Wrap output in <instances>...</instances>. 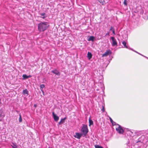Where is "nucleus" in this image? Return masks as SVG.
Returning a JSON list of instances; mask_svg holds the SVG:
<instances>
[{
  "instance_id": "obj_22",
  "label": "nucleus",
  "mask_w": 148,
  "mask_h": 148,
  "mask_svg": "<svg viewBox=\"0 0 148 148\" xmlns=\"http://www.w3.org/2000/svg\"><path fill=\"white\" fill-rule=\"evenodd\" d=\"M45 87V86L43 84H42L40 85V89H41L43 88H44Z\"/></svg>"
},
{
  "instance_id": "obj_21",
  "label": "nucleus",
  "mask_w": 148,
  "mask_h": 148,
  "mask_svg": "<svg viewBox=\"0 0 148 148\" xmlns=\"http://www.w3.org/2000/svg\"><path fill=\"white\" fill-rule=\"evenodd\" d=\"M95 148H102V147L98 145H95Z\"/></svg>"
},
{
  "instance_id": "obj_20",
  "label": "nucleus",
  "mask_w": 148,
  "mask_h": 148,
  "mask_svg": "<svg viewBox=\"0 0 148 148\" xmlns=\"http://www.w3.org/2000/svg\"><path fill=\"white\" fill-rule=\"evenodd\" d=\"M110 121H111V122L112 123V124L113 125H115V122H114L112 119L110 117Z\"/></svg>"
},
{
  "instance_id": "obj_17",
  "label": "nucleus",
  "mask_w": 148,
  "mask_h": 148,
  "mask_svg": "<svg viewBox=\"0 0 148 148\" xmlns=\"http://www.w3.org/2000/svg\"><path fill=\"white\" fill-rule=\"evenodd\" d=\"M40 14L41 15V16H40L43 19L45 18V17L44 16L45 15V13H43Z\"/></svg>"
},
{
  "instance_id": "obj_1",
  "label": "nucleus",
  "mask_w": 148,
  "mask_h": 148,
  "mask_svg": "<svg viewBox=\"0 0 148 148\" xmlns=\"http://www.w3.org/2000/svg\"><path fill=\"white\" fill-rule=\"evenodd\" d=\"M49 26L47 23L46 22H41L38 25V29L40 32L45 31Z\"/></svg>"
},
{
  "instance_id": "obj_2",
  "label": "nucleus",
  "mask_w": 148,
  "mask_h": 148,
  "mask_svg": "<svg viewBox=\"0 0 148 148\" xmlns=\"http://www.w3.org/2000/svg\"><path fill=\"white\" fill-rule=\"evenodd\" d=\"M81 130L84 136H85L88 132L87 126L85 125H84L82 128Z\"/></svg>"
},
{
  "instance_id": "obj_16",
  "label": "nucleus",
  "mask_w": 148,
  "mask_h": 148,
  "mask_svg": "<svg viewBox=\"0 0 148 148\" xmlns=\"http://www.w3.org/2000/svg\"><path fill=\"white\" fill-rule=\"evenodd\" d=\"M101 3H102V5H103L105 3L104 0H98Z\"/></svg>"
},
{
  "instance_id": "obj_27",
  "label": "nucleus",
  "mask_w": 148,
  "mask_h": 148,
  "mask_svg": "<svg viewBox=\"0 0 148 148\" xmlns=\"http://www.w3.org/2000/svg\"><path fill=\"white\" fill-rule=\"evenodd\" d=\"M112 33L113 34H115L114 29H113V30L112 31Z\"/></svg>"
},
{
  "instance_id": "obj_9",
  "label": "nucleus",
  "mask_w": 148,
  "mask_h": 148,
  "mask_svg": "<svg viewBox=\"0 0 148 148\" xmlns=\"http://www.w3.org/2000/svg\"><path fill=\"white\" fill-rule=\"evenodd\" d=\"M51 72L55 74L56 75H60V73L59 71H58L57 70L55 69L54 70H53L51 71Z\"/></svg>"
},
{
  "instance_id": "obj_23",
  "label": "nucleus",
  "mask_w": 148,
  "mask_h": 148,
  "mask_svg": "<svg viewBox=\"0 0 148 148\" xmlns=\"http://www.w3.org/2000/svg\"><path fill=\"white\" fill-rule=\"evenodd\" d=\"M11 146L13 148H17V146L15 144L13 143L12 145Z\"/></svg>"
},
{
  "instance_id": "obj_15",
  "label": "nucleus",
  "mask_w": 148,
  "mask_h": 148,
  "mask_svg": "<svg viewBox=\"0 0 148 148\" xmlns=\"http://www.w3.org/2000/svg\"><path fill=\"white\" fill-rule=\"evenodd\" d=\"M122 44L125 47L127 48H128L127 46L126 45V44L125 42V41H123L122 42Z\"/></svg>"
},
{
  "instance_id": "obj_3",
  "label": "nucleus",
  "mask_w": 148,
  "mask_h": 148,
  "mask_svg": "<svg viewBox=\"0 0 148 148\" xmlns=\"http://www.w3.org/2000/svg\"><path fill=\"white\" fill-rule=\"evenodd\" d=\"M118 125V127L116 128V130L119 134H122L124 132V130L120 125Z\"/></svg>"
},
{
  "instance_id": "obj_4",
  "label": "nucleus",
  "mask_w": 148,
  "mask_h": 148,
  "mask_svg": "<svg viewBox=\"0 0 148 148\" xmlns=\"http://www.w3.org/2000/svg\"><path fill=\"white\" fill-rule=\"evenodd\" d=\"M5 116V114L3 112V111L2 109L0 110V121H2Z\"/></svg>"
},
{
  "instance_id": "obj_10",
  "label": "nucleus",
  "mask_w": 148,
  "mask_h": 148,
  "mask_svg": "<svg viewBox=\"0 0 148 148\" xmlns=\"http://www.w3.org/2000/svg\"><path fill=\"white\" fill-rule=\"evenodd\" d=\"M92 55L91 53L88 52L87 54V57L88 59L90 60L91 58Z\"/></svg>"
},
{
  "instance_id": "obj_6",
  "label": "nucleus",
  "mask_w": 148,
  "mask_h": 148,
  "mask_svg": "<svg viewBox=\"0 0 148 148\" xmlns=\"http://www.w3.org/2000/svg\"><path fill=\"white\" fill-rule=\"evenodd\" d=\"M52 115L53 117V119L55 121H58L59 119V117L58 116L56 115L54 113V112H52Z\"/></svg>"
},
{
  "instance_id": "obj_26",
  "label": "nucleus",
  "mask_w": 148,
  "mask_h": 148,
  "mask_svg": "<svg viewBox=\"0 0 148 148\" xmlns=\"http://www.w3.org/2000/svg\"><path fill=\"white\" fill-rule=\"evenodd\" d=\"M113 29H114L113 28V27H111L110 28V30H112H112H113Z\"/></svg>"
},
{
  "instance_id": "obj_28",
  "label": "nucleus",
  "mask_w": 148,
  "mask_h": 148,
  "mask_svg": "<svg viewBox=\"0 0 148 148\" xmlns=\"http://www.w3.org/2000/svg\"><path fill=\"white\" fill-rule=\"evenodd\" d=\"M41 91H42V93H43V95H44V91H43V90L42 89H41Z\"/></svg>"
},
{
  "instance_id": "obj_24",
  "label": "nucleus",
  "mask_w": 148,
  "mask_h": 148,
  "mask_svg": "<svg viewBox=\"0 0 148 148\" xmlns=\"http://www.w3.org/2000/svg\"><path fill=\"white\" fill-rule=\"evenodd\" d=\"M123 3H124V4L125 5H127V0H124Z\"/></svg>"
},
{
  "instance_id": "obj_31",
  "label": "nucleus",
  "mask_w": 148,
  "mask_h": 148,
  "mask_svg": "<svg viewBox=\"0 0 148 148\" xmlns=\"http://www.w3.org/2000/svg\"><path fill=\"white\" fill-rule=\"evenodd\" d=\"M28 76V78H29V77H31V76H30V75Z\"/></svg>"
},
{
  "instance_id": "obj_30",
  "label": "nucleus",
  "mask_w": 148,
  "mask_h": 148,
  "mask_svg": "<svg viewBox=\"0 0 148 148\" xmlns=\"http://www.w3.org/2000/svg\"><path fill=\"white\" fill-rule=\"evenodd\" d=\"M34 106L35 107H36L37 106V105H36V104H34Z\"/></svg>"
},
{
  "instance_id": "obj_8",
  "label": "nucleus",
  "mask_w": 148,
  "mask_h": 148,
  "mask_svg": "<svg viewBox=\"0 0 148 148\" xmlns=\"http://www.w3.org/2000/svg\"><path fill=\"white\" fill-rule=\"evenodd\" d=\"M82 135V134H80L79 133H75V135L74 136L77 138L80 139Z\"/></svg>"
},
{
  "instance_id": "obj_18",
  "label": "nucleus",
  "mask_w": 148,
  "mask_h": 148,
  "mask_svg": "<svg viewBox=\"0 0 148 148\" xmlns=\"http://www.w3.org/2000/svg\"><path fill=\"white\" fill-rule=\"evenodd\" d=\"M19 121L20 122H21L22 121V118H21V114H19Z\"/></svg>"
},
{
  "instance_id": "obj_14",
  "label": "nucleus",
  "mask_w": 148,
  "mask_h": 148,
  "mask_svg": "<svg viewBox=\"0 0 148 148\" xmlns=\"http://www.w3.org/2000/svg\"><path fill=\"white\" fill-rule=\"evenodd\" d=\"M89 126H90L91 125H92L93 124V121H92L90 119V118L89 119Z\"/></svg>"
},
{
  "instance_id": "obj_5",
  "label": "nucleus",
  "mask_w": 148,
  "mask_h": 148,
  "mask_svg": "<svg viewBox=\"0 0 148 148\" xmlns=\"http://www.w3.org/2000/svg\"><path fill=\"white\" fill-rule=\"evenodd\" d=\"M111 39L112 41V46H117V42L116 40L113 37H111Z\"/></svg>"
},
{
  "instance_id": "obj_19",
  "label": "nucleus",
  "mask_w": 148,
  "mask_h": 148,
  "mask_svg": "<svg viewBox=\"0 0 148 148\" xmlns=\"http://www.w3.org/2000/svg\"><path fill=\"white\" fill-rule=\"evenodd\" d=\"M23 77L24 79H26L28 78V76L24 74L23 75Z\"/></svg>"
},
{
  "instance_id": "obj_12",
  "label": "nucleus",
  "mask_w": 148,
  "mask_h": 148,
  "mask_svg": "<svg viewBox=\"0 0 148 148\" xmlns=\"http://www.w3.org/2000/svg\"><path fill=\"white\" fill-rule=\"evenodd\" d=\"M95 39V38L94 36H91L90 37L88 38V41H93L94 40V39Z\"/></svg>"
},
{
  "instance_id": "obj_13",
  "label": "nucleus",
  "mask_w": 148,
  "mask_h": 148,
  "mask_svg": "<svg viewBox=\"0 0 148 148\" xmlns=\"http://www.w3.org/2000/svg\"><path fill=\"white\" fill-rule=\"evenodd\" d=\"M28 91L27 89H25L23 91V93L24 95L27 94V95H28Z\"/></svg>"
},
{
  "instance_id": "obj_11",
  "label": "nucleus",
  "mask_w": 148,
  "mask_h": 148,
  "mask_svg": "<svg viewBox=\"0 0 148 148\" xmlns=\"http://www.w3.org/2000/svg\"><path fill=\"white\" fill-rule=\"evenodd\" d=\"M65 119H66L65 118H64L63 119H61L60 121L59 122L58 124L59 125H60L62 124L63 123H64V121L65 120Z\"/></svg>"
},
{
  "instance_id": "obj_25",
  "label": "nucleus",
  "mask_w": 148,
  "mask_h": 148,
  "mask_svg": "<svg viewBox=\"0 0 148 148\" xmlns=\"http://www.w3.org/2000/svg\"><path fill=\"white\" fill-rule=\"evenodd\" d=\"M102 108L101 109V110L102 112H105L104 106H102Z\"/></svg>"
},
{
  "instance_id": "obj_29",
  "label": "nucleus",
  "mask_w": 148,
  "mask_h": 148,
  "mask_svg": "<svg viewBox=\"0 0 148 148\" xmlns=\"http://www.w3.org/2000/svg\"><path fill=\"white\" fill-rule=\"evenodd\" d=\"M107 35L109 36V33H106V36Z\"/></svg>"
},
{
  "instance_id": "obj_7",
  "label": "nucleus",
  "mask_w": 148,
  "mask_h": 148,
  "mask_svg": "<svg viewBox=\"0 0 148 148\" xmlns=\"http://www.w3.org/2000/svg\"><path fill=\"white\" fill-rule=\"evenodd\" d=\"M111 52L110 50H107L102 55V56H106L108 55L109 54H111Z\"/></svg>"
}]
</instances>
